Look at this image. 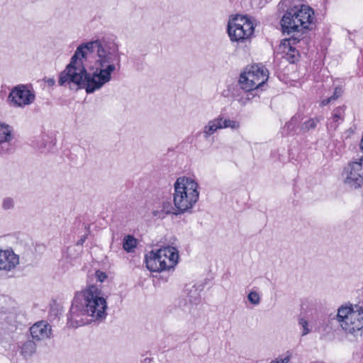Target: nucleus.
I'll list each match as a JSON object with an SVG mask.
<instances>
[{
    "mask_svg": "<svg viewBox=\"0 0 363 363\" xmlns=\"http://www.w3.org/2000/svg\"><path fill=\"white\" fill-rule=\"evenodd\" d=\"M335 319L345 333L354 335L363 329V306L342 305L338 308Z\"/></svg>",
    "mask_w": 363,
    "mask_h": 363,
    "instance_id": "nucleus-5",
    "label": "nucleus"
},
{
    "mask_svg": "<svg viewBox=\"0 0 363 363\" xmlns=\"http://www.w3.org/2000/svg\"><path fill=\"white\" fill-rule=\"evenodd\" d=\"M306 42H307L306 39V40L303 39V43H306Z\"/></svg>",
    "mask_w": 363,
    "mask_h": 363,
    "instance_id": "nucleus-35",
    "label": "nucleus"
},
{
    "mask_svg": "<svg viewBox=\"0 0 363 363\" xmlns=\"http://www.w3.org/2000/svg\"><path fill=\"white\" fill-rule=\"evenodd\" d=\"M107 302L101 290L89 285L75 294L69 310V320L75 327L101 322L106 315Z\"/></svg>",
    "mask_w": 363,
    "mask_h": 363,
    "instance_id": "nucleus-2",
    "label": "nucleus"
},
{
    "mask_svg": "<svg viewBox=\"0 0 363 363\" xmlns=\"http://www.w3.org/2000/svg\"><path fill=\"white\" fill-rule=\"evenodd\" d=\"M227 30L232 41L242 43L252 35L255 28L249 17L235 15L229 19Z\"/></svg>",
    "mask_w": 363,
    "mask_h": 363,
    "instance_id": "nucleus-6",
    "label": "nucleus"
},
{
    "mask_svg": "<svg viewBox=\"0 0 363 363\" xmlns=\"http://www.w3.org/2000/svg\"><path fill=\"white\" fill-rule=\"evenodd\" d=\"M86 237L85 235L82 237L80 238V240H79V241L77 242V245H82L84 242V241L86 240Z\"/></svg>",
    "mask_w": 363,
    "mask_h": 363,
    "instance_id": "nucleus-31",
    "label": "nucleus"
},
{
    "mask_svg": "<svg viewBox=\"0 0 363 363\" xmlns=\"http://www.w3.org/2000/svg\"><path fill=\"white\" fill-rule=\"evenodd\" d=\"M13 128L8 124L0 123V144L7 143L13 140Z\"/></svg>",
    "mask_w": 363,
    "mask_h": 363,
    "instance_id": "nucleus-17",
    "label": "nucleus"
},
{
    "mask_svg": "<svg viewBox=\"0 0 363 363\" xmlns=\"http://www.w3.org/2000/svg\"><path fill=\"white\" fill-rule=\"evenodd\" d=\"M8 149L4 150V148L0 149V154H4L7 152Z\"/></svg>",
    "mask_w": 363,
    "mask_h": 363,
    "instance_id": "nucleus-33",
    "label": "nucleus"
},
{
    "mask_svg": "<svg viewBox=\"0 0 363 363\" xmlns=\"http://www.w3.org/2000/svg\"><path fill=\"white\" fill-rule=\"evenodd\" d=\"M137 246V240L132 235H126L123 239V247L127 252H131Z\"/></svg>",
    "mask_w": 363,
    "mask_h": 363,
    "instance_id": "nucleus-20",
    "label": "nucleus"
},
{
    "mask_svg": "<svg viewBox=\"0 0 363 363\" xmlns=\"http://www.w3.org/2000/svg\"><path fill=\"white\" fill-rule=\"evenodd\" d=\"M342 88L336 87L335 89V91H334L333 96H331V97L335 101L337 99H338L342 95Z\"/></svg>",
    "mask_w": 363,
    "mask_h": 363,
    "instance_id": "nucleus-28",
    "label": "nucleus"
},
{
    "mask_svg": "<svg viewBox=\"0 0 363 363\" xmlns=\"http://www.w3.org/2000/svg\"><path fill=\"white\" fill-rule=\"evenodd\" d=\"M295 125H296V123L294 121V119L291 118V120L290 121H289L288 123H286L284 128H286L287 131L289 132V131H291L294 130Z\"/></svg>",
    "mask_w": 363,
    "mask_h": 363,
    "instance_id": "nucleus-29",
    "label": "nucleus"
},
{
    "mask_svg": "<svg viewBox=\"0 0 363 363\" xmlns=\"http://www.w3.org/2000/svg\"><path fill=\"white\" fill-rule=\"evenodd\" d=\"M219 117H216L210 120L206 125L203 128V135L205 139H208L213 135L217 130L223 129Z\"/></svg>",
    "mask_w": 363,
    "mask_h": 363,
    "instance_id": "nucleus-14",
    "label": "nucleus"
},
{
    "mask_svg": "<svg viewBox=\"0 0 363 363\" xmlns=\"http://www.w3.org/2000/svg\"><path fill=\"white\" fill-rule=\"evenodd\" d=\"M219 119H220V123L222 128H230L233 130H238L240 128V123L239 121L230 118H224L223 116L219 115Z\"/></svg>",
    "mask_w": 363,
    "mask_h": 363,
    "instance_id": "nucleus-18",
    "label": "nucleus"
},
{
    "mask_svg": "<svg viewBox=\"0 0 363 363\" xmlns=\"http://www.w3.org/2000/svg\"><path fill=\"white\" fill-rule=\"evenodd\" d=\"M315 22V13L312 8L299 0H292L281 20V26L283 31L288 34L305 33L313 28Z\"/></svg>",
    "mask_w": 363,
    "mask_h": 363,
    "instance_id": "nucleus-3",
    "label": "nucleus"
},
{
    "mask_svg": "<svg viewBox=\"0 0 363 363\" xmlns=\"http://www.w3.org/2000/svg\"><path fill=\"white\" fill-rule=\"evenodd\" d=\"M291 353L287 351L284 354L278 356L277 358L270 361L269 363H289L291 359Z\"/></svg>",
    "mask_w": 363,
    "mask_h": 363,
    "instance_id": "nucleus-24",
    "label": "nucleus"
},
{
    "mask_svg": "<svg viewBox=\"0 0 363 363\" xmlns=\"http://www.w3.org/2000/svg\"><path fill=\"white\" fill-rule=\"evenodd\" d=\"M187 297L189 303L192 304H197L201 298L198 289L194 287L190 290Z\"/></svg>",
    "mask_w": 363,
    "mask_h": 363,
    "instance_id": "nucleus-22",
    "label": "nucleus"
},
{
    "mask_svg": "<svg viewBox=\"0 0 363 363\" xmlns=\"http://www.w3.org/2000/svg\"><path fill=\"white\" fill-rule=\"evenodd\" d=\"M15 202L13 199L6 197L2 201V208L4 210H10L14 208Z\"/></svg>",
    "mask_w": 363,
    "mask_h": 363,
    "instance_id": "nucleus-26",
    "label": "nucleus"
},
{
    "mask_svg": "<svg viewBox=\"0 0 363 363\" xmlns=\"http://www.w3.org/2000/svg\"><path fill=\"white\" fill-rule=\"evenodd\" d=\"M344 119V108L338 107L334 110L332 118L330 119L328 123V130H336L340 121H342Z\"/></svg>",
    "mask_w": 363,
    "mask_h": 363,
    "instance_id": "nucleus-15",
    "label": "nucleus"
},
{
    "mask_svg": "<svg viewBox=\"0 0 363 363\" xmlns=\"http://www.w3.org/2000/svg\"><path fill=\"white\" fill-rule=\"evenodd\" d=\"M174 189L173 202L179 213L189 211L199 200V185L190 177L178 178L174 184Z\"/></svg>",
    "mask_w": 363,
    "mask_h": 363,
    "instance_id": "nucleus-4",
    "label": "nucleus"
},
{
    "mask_svg": "<svg viewBox=\"0 0 363 363\" xmlns=\"http://www.w3.org/2000/svg\"><path fill=\"white\" fill-rule=\"evenodd\" d=\"M30 332L34 340H45L51 337L52 328L48 322L41 320L33 324Z\"/></svg>",
    "mask_w": 363,
    "mask_h": 363,
    "instance_id": "nucleus-11",
    "label": "nucleus"
},
{
    "mask_svg": "<svg viewBox=\"0 0 363 363\" xmlns=\"http://www.w3.org/2000/svg\"><path fill=\"white\" fill-rule=\"evenodd\" d=\"M296 43L300 44L301 42L300 40L296 41V38H291L288 40L287 45L286 43L284 44V48L288 49L286 55L291 62H294L298 55L297 48L294 46Z\"/></svg>",
    "mask_w": 363,
    "mask_h": 363,
    "instance_id": "nucleus-16",
    "label": "nucleus"
},
{
    "mask_svg": "<svg viewBox=\"0 0 363 363\" xmlns=\"http://www.w3.org/2000/svg\"><path fill=\"white\" fill-rule=\"evenodd\" d=\"M160 255L156 251H151L145 256V263L147 268L151 272H162L166 270L164 260L160 257Z\"/></svg>",
    "mask_w": 363,
    "mask_h": 363,
    "instance_id": "nucleus-13",
    "label": "nucleus"
},
{
    "mask_svg": "<svg viewBox=\"0 0 363 363\" xmlns=\"http://www.w3.org/2000/svg\"><path fill=\"white\" fill-rule=\"evenodd\" d=\"M34 91L26 85H18L10 92L8 99L14 106L24 107L35 100Z\"/></svg>",
    "mask_w": 363,
    "mask_h": 363,
    "instance_id": "nucleus-9",
    "label": "nucleus"
},
{
    "mask_svg": "<svg viewBox=\"0 0 363 363\" xmlns=\"http://www.w3.org/2000/svg\"><path fill=\"white\" fill-rule=\"evenodd\" d=\"M334 100L332 99V97H329L326 99H324L321 102H320V106H327L328 104H329L330 102L333 101Z\"/></svg>",
    "mask_w": 363,
    "mask_h": 363,
    "instance_id": "nucleus-30",
    "label": "nucleus"
},
{
    "mask_svg": "<svg viewBox=\"0 0 363 363\" xmlns=\"http://www.w3.org/2000/svg\"><path fill=\"white\" fill-rule=\"evenodd\" d=\"M47 82L49 85H53L55 82L54 79H49Z\"/></svg>",
    "mask_w": 363,
    "mask_h": 363,
    "instance_id": "nucleus-32",
    "label": "nucleus"
},
{
    "mask_svg": "<svg viewBox=\"0 0 363 363\" xmlns=\"http://www.w3.org/2000/svg\"><path fill=\"white\" fill-rule=\"evenodd\" d=\"M344 183L352 189L363 187V156L350 162L342 172Z\"/></svg>",
    "mask_w": 363,
    "mask_h": 363,
    "instance_id": "nucleus-8",
    "label": "nucleus"
},
{
    "mask_svg": "<svg viewBox=\"0 0 363 363\" xmlns=\"http://www.w3.org/2000/svg\"><path fill=\"white\" fill-rule=\"evenodd\" d=\"M298 325L301 327V336H305L311 332V327L307 320L304 318H300L298 319Z\"/></svg>",
    "mask_w": 363,
    "mask_h": 363,
    "instance_id": "nucleus-23",
    "label": "nucleus"
},
{
    "mask_svg": "<svg viewBox=\"0 0 363 363\" xmlns=\"http://www.w3.org/2000/svg\"><path fill=\"white\" fill-rule=\"evenodd\" d=\"M248 301L253 305H259L261 301L260 296L255 291H250L247 295Z\"/></svg>",
    "mask_w": 363,
    "mask_h": 363,
    "instance_id": "nucleus-25",
    "label": "nucleus"
},
{
    "mask_svg": "<svg viewBox=\"0 0 363 363\" xmlns=\"http://www.w3.org/2000/svg\"><path fill=\"white\" fill-rule=\"evenodd\" d=\"M268 79V71L259 65H252L240 74L239 83L242 89L250 91L260 87Z\"/></svg>",
    "mask_w": 363,
    "mask_h": 363,
    "instance_id": "nucleus-7",
    "label": "nucleus"
},
{
    "mask_svg": "<svg viewBox=\"0 0 363 363\" xmlns=\"http://www.w3.org/2000/svg\"><path fill=\"white\" fill-rule=\"evenodd\" d=\"M152 214H153L155 216H159V214H160V212H159V211H154L152 212Z\"/></svg>",
    "mask_w": 363,
    "mask_h": 363,
    "instance_id": "nucleus-34",
    "label": "nucleus"
},
{
    "mask_svg": "<svg viewBox=\"0 0 363 363\" xmlns=\"http://www.w3.org/2000/svg\"><path fill=\"white\" fill-rule=\"evenodd\" d=\"M320 118H310L304 122L301 125V129L304 131H308L316 127L317 123L320 121Z\"/></svg>",
    "mask_w": 363,
    "mask_h": 363,
    "instance_id": "nucleus-21",
    "label": "nucleus"
},
{
    "mask_svg": "<svg viewBox=\"0 0 363 363\" xmlns=\"http://www.w3.org/2000/svg\"><path fill=\"white\" fill-rule=\"evenodd\" d=\"M95 275L97 280L99 281L100 282H103L107 278L106 274L101 271H96Z\"/></svg>",
    "mask_w": 363,
    "mask_h": 363,
    "instance_id": "nucleus-27",
    "label": "nucleus"
},
{
    "mask_svg": "<svg viewBox=\"0 0 363 363\" xmlns=\"http://www.w3.org/2000/svg\"><path fill=\"white\" fill-rule=\"evenodd\" d=\"M36 350L35 344L32 340L26 341L21 347V354L25 357H30Z\"/></svg>",
    "mask_w": 363,
    "mask_h": 363,
    "instance_id": "nucleus-19",
    "label": "nucleus"
},
{
    "mask_svg": "<svg viewBox=\"0 0 363 363\" xmlns=\"http://www.w3.org/2000/svg\"><path fill=\"white\" fill-rule=\"evenodd\" d=\"M120 64L121 54L114 42L104 39L89 41L77 48L60 74L58 84L74 91L85 89L91 94L111 80Z\"/></svg>",
    "mask_w": 363,
    "mask_h": 363,
    "instance_id": "nucleus-1",
    "label": "nucleus"
},
{
    "mask_svg": "<svg viewBox=\"0 0 363 363\" xmlns=\"http://www.w3.org/2000/svg\"><path fill=\"white\" fill-rule=\"evenodd\" d=\"M160 259L164 260L166 270L173 268L178 262L179 252L172 246H167L157 250Z\"/></svg>",
    "mask_w": 363,
    "mask_h": 363,
    "instance_id": "nucleus-12",
    "label": "nucleus"
},
{
    "mask_svg": "<svg viewBox=\"0 0 363 363\" xmlns=\"http://www.w3.org/2000/svg\"><path fill=\"white\" fill-rule=\"evenodd\" d=\"M19 264V257L11 248L0 249V271L9 272Z\"/></svg>",
    "mask_w": 363,
    "mask_h": 363,
    "instance_id": "nucleus-10",
    "label": "nucleus"
}]
</instances>
